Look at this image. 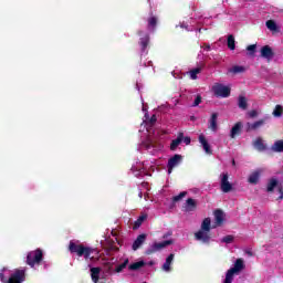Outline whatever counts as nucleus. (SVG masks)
Segmentation results:
<instances>
[{
    "mask_svg": "<svg viewBox=\"0 0 283 283\" xmlns=\"http://www.w3.org/2000/svg\"><path fill=\"white\" fill-rule=\"evenodd\" d=\"M143 112L145 113V116L139 128L142 134L139 151H148L151 156H156L158 151H163V144L158 143V133L154 130V125L156 124L157 118L156 115H153L149 118L147 105H145V103H143Z\"/></svg>",
    "mask_w": 283,
    "mask_h": 283,
    "instance_id": "nucleus-1",
    "label": "nucleus"
},
{
    "mask_svg": "<svg viewBox=\"0 0 283 283\" xmlns=\"http://www.w3.org/2000/svg\"><path fill=\"white\" fill-rule=\"evenodd\" d=\"M156 169H158V163H156V159H149L146 161L137 159L133 164L130 171L135 178H143V176H151Z\"/></svg>",
    "mask_w": 283,
    "mask_h": 283,
    "instance_id": "nucleus-2",
    "label": "nucleus"
},
{
    "mask_svg": "<svg viewBox=\"0 0 283 283\" xmlns=\"http://www.w3.org/2000/svg\"><path fill=\"white\" fill-rule=\"evenodd\" d=\"M69 250L71 253H76L78 258H85V260L98 259V250L83 245L78 243V241H71L69 244Z\"/></svg>",
    "mask_w": 283,
    "mask_h": 283,
    "instance_id": "nucleus-3",
    "label": "nucleus"
},
{
    "mask_svg": "<svg viewBox=\"0 0 283 283\" xmlns=\"http://www.w3.org/2000/svg\"><path fill=\"white\" fill-rule=\"evenodd\" d=\"M0 281L3 283H22L25 282V269L10 270L4 268L0 271Z\"/></svg>",
    "mask_w": 283,
    "mask_h": 283,
    "instance_id": "nucleus-4",
    "label": "nucleus"
},
{
    "mask_svg": "<svg viewBox=\"0 0 283 283\" xmlns=\"http://www.w3.org/2000/svg\"><path fill=\"white\" fill-rule=\"evenodd\" d=\"M195 240H197V242H201V244H209L210 242H212L213 239L211 238L210 218L203 219L201 228L197 232H195Z\"/></svg>",
    "mask_w": 283,
    "mask_h": 283,
    "instance_id": "nucleus-5",
    "label": "nucleus"
},
{
    "mask_svg": "<svg viewBox=\"0 0 283 283\" xmlns=\"http://www.w3.org/2000/svg\"><path fill=\"white\" fill-rule=\"evenodd\" d=\"M149 46V33L147 31H139V48H140V65L144 67H154V62L151 60H143L144 56H147Z\"/></svg>",
    "mask_w": 283,
    "mask_h": 283,
    "instance_id": "nucleus-6",
    "label": "nucleus"
},
{
    "mask_svg": "<svg viewBox=\"0 0 283 283\" xmlns=\"http://www.w3.org/2000/svg\"><path fill=\"white\" fill-rule=\"evenodd\" d=\"M242 271H244V260L237 259L233 263V266L227 270L221 283H233V280H235V275L242 273Z\"/></svg>",
    "mask_w": 283,
    "mask_h": 283,
    "instance_id": "nucleus-7",
    "label": "nucleus"
},
{
    "mask_svg": "<svg viewBox=\"0 0 283 283\" xmlns=\"http://www.w3.org/2000/svg\"><path fill=\"white\" fill-rule=\"evenodd\" d=\"M43 262V251L41 249H36L31 251L27 255V264L31 266V269H36Z\"/></svg>",
    "mask_w": 283,
    "mask_h": 283,
    "instance_id": "nucleus-8",
    "label": "nucleus"
},
{
    "mask_svg": "<svg viewBox=\"0 0 283 283\" xmlns=\"http://www.w3.org/2000/svg\"><path fill=\"white\" fill-rule=\"evenodd\" d=\"M212 92L219 98H229L231 96V86L218 83L212 86Z\"/></svg>",
    "mask_w": 283,
    "mask_h": 283,
    "instance_id": "nucleus-9",
    "label": "nucleus"
},
{
    "mask_svg": "<svg viewBox=\"0 0 283 283\" xmlns=\"http://www.w3.org/2000/svg\"><path fill=\"white\" fill-rule=\"evenodd\" d=\"M220 188L223 193L233 191V184L229 181V172H222L219 177Z\"/></svg>",
    "mask_w": 283,
    "mask_h": 283,
    "instance_id": "nucleus-10",
    "label": "nucleus"
},
{
    "mask_svg": "<svg viewBox=\"0 0 283 283\" xmlns=\"http://www.w3.org/2000/svg\"><path fill=\"white\" fill-rule=\"evenodd\" d=\"M169 244H174V241L167 240L163 242H155L146 250V255H151V253H156L157 251H163V249H165L166 247H169Z\"/></svg>",
    "mask_w": 283,
    "mask_h": 283,
    "instance_id": "nucleus-11",
    "label": "nucleus"
},
{
    "mask_svg": "<svg viewBox=\"0 0 283 283\" xmlns=\"http://www.w3.org/2000/svg\"><path fill=\"white\" fill-rule=\"evenodd\" d=\"M180 163H182V156L181 155H174L171 158L168 159V174L170 175L171 171H174V169H176V167H178V165H180Z\"/></svg>",
    "mask_w": 283,
    "mask_h": 283,
    "instance_id": "nucleus-12",
    "label": "nucleus"
},
{
    "mask_svg": "<svg viewBox=\"0 0 283 283\" xmlns=\"http://www.w3.org/2000/svg\"><path fill=\"white\" fill-rule=\"evenodd\" d=\"M199 143L208 156H211L213 154V150L211 149V145L209 144V140H207V137L203 134L199 135Z\"/></svg>",
    "mask_w": 283,
    "mask_h": 283,
    "instance_id": "nucleus-13",
    "label": "nucleus"
},
{
    "mask_svg": "<svg viewBox=\"0 0 283 283\" xmlns=\"http://www.w3.org/2000/svg\"><path fill=\"white\" fill-rule=\"evenodd\" d=\"M279 190V200L283 199V191H282V186L279 185L277 179L272 178L268 182V191H273V189Z\"/></svg>",
    "mask_w": 283,
    "mask_h": 283,
    "instance_id": "nucleus-14",
    "label": "nucleus"
},
{
    "mask_svg": "<svg viewBox=\"0 0 283 283\" xmlns=\"http://www.w3.org/2000/svg\"><path fill=\"white\" fill-rule=\"evenodd\" d=\"M174 254H169L164 264L161 265V271H164V273H171V271H174Z\"/></svg>",
    "mask_w": 283,
    "mask_h": 283,
    "instance_id": "nucleus-15",
    "label": "nucleus"
},
{
    "mask_svg": "<svg viewBox=\"0 0 283 283\" xmlns=\"http://www.w3.org/2000/svg\"><path fill=\"white\" fill-rule=\"evenodd\" d=\"M102 249H105L106 251H117L118 248H116V241L114 239H105L104 241H101Z\"/></svg>",
    "mask_w": 283,
    "mask_h": 283,
    "instance_id": "nucleus-16",
    "label": "nucleus"
},
{
    "mask_svg": "<svg viewBox=\"0 0 283 283\" xmlns=\"http://www.w3.org/2000/svg\"><path fill=\"white\" fill-rule=\"evenodd\" d=\"M261 56L263 59H266V61H272L273 60V49H271V46H269V45H264L261 49Z\"/></svg>",
    "mask_w": 283,
    "mask_h": 283,
    "instance_id": "nucleus-17",
    "label": "nucleus"
},
{
    "mask_svg": "<svg viewBox=\"0 0 283 283\" xmlns=\"http://www.w3.org/2000/svg\"><path fill=\"white\" fill-rule=\"evenodd\" d=\"M145 240H147V235L139 234L133 243V251H138V249L145 244Z\"/></svg>",
    "mask_w": 283,
    "mask_h": 283,
    "instance_id": "nucleus-18",
    "label": "nucleus"
},
{
    "mask_svg": "<svg viewBox=\"0 0 283 283\" xmlns=\"http://www.w3.org/2000/svg\"><path fill=\"white\" fill-rule=\"evenodd\" d=\"M222 222H224V212L222 210H216L214 211V224L213 228L216 227H222Z\"/></svg>",
    "mask_w": 283,
    "mask_h": 283,
    "instance_id": "nucleus-19",
    "label": "nucleus"
},
{
    "mask_svg": "<svg viewBox=\"0 0 283 283\" xmlns=\"http://www.w3.org/2000/svg\"><path fill=\"white\" fill-rule=\"evenodd\" d=\"M147 23V32H154L156 30V25L158 24V18L156 15H150Z\"/></svg>",
    "mask_w": 283,
    "mask_h": 283,
    "instance_id": "nucleus-20",
    "label": "nucleus"
},
{
    "mask_svg": "<svg viewBox=\"0 0 283 283\" xmlns=\"http://www.w3.org/2000/svg\"><path fill=\"white\" fill-rule=\"evenodd\" d=\"M102 264L106 266L107 273H112V268L114 266V264H116V259L114 258L102 259Z\"/></svg>",
    "mask_w": 283,
    "mask_h": 283,
    "instance_id": "nucleus-21",
    "label": "nucleus"
},
{
    "mask_svg": "<svg viewBox=\"0 0 283 283\" xmlns=\"http://www.w3.org/2000/svg\"><path fill=\"white\" fill-rule=\"evenodd\" d=\"M209 129L211 132H218V113H213L209 120Z\"/></svg>",
    "mask_w": 283,
    "mask_h": 283,
    "instance_id": "nucleus-22",
    "label": "nucleus"
},
{
    "mask_svg": "<svg viewBox=\"0 0 283 283\" xmlns=\"http://www.w3.org/2000/svg\"><path fill=\"white\" fill-rule=\"evenodd\" d=\"M147 262L139 260L128 265V271H140L143 266H146Z\"/></svg>",
    "mask_w": 283,
    "mask_h": 283,
    "instance_id": "nucleus-23",
    "label": "nucleus"
},
{
    "mask_svg": "<svg viewBox=\"0 0 283 283\" xmlns=\"http://www.w3.org/2000/svg\"><path fill=\"white\" fill-rule=\"evenodd\" d=\"M91 277H92V282L98 283L99 280L102 279L101 268H92L91 269Z\"/></svg>",
    "mask_w": 283,
    "mask_h": 283,
    "instance_id": "nucleus-24",
    "label": "nucleus"
},
{
    "mask_svg": "<svg viewBox=\"0 0 283 283\" xmlns=\"http://www.w3.org/2000/svg\"><path fill=\"white\" fill-rule=\"evenodd\" d=\"M262 174V171L260 170H255L253 171L249 178H248V182H250V185H258L259 180H260V175Z\"/></svg>",
    "mask_w": 283,
    "mask_h": 283,
    "instance_id": "nucleus-25",
    "label": "nucleus"
},
{
    "mask_svg": "<svg viewBox=\"0 0 283 283\" xmlns=\"http://www.w3.org/2000/svg\"><path fill=\"white\" fill-rule=\"evenodd\" d=\"M202 72V66H197L192 70H190L187 74L191 78V81H196L198 78V74Z\"/></svg>",
    "mask_w": 283,
    "mask_h": 283,
    "instance_id": "nucleus-26",
    "label": "nucleus"
},
{
    "mask_svg": "<svg viewBox=\"0 0 283 283\" xmlns=\"http://www.w3.org/2000/svg\"><path fill=\"white\" fill-rule=\"evenodd\" d=\"M253 147L254 149H256L258 151H264V149H266V145H264V140H262V138H256L253 142Z\"/></svg>",
    "mask_w": 283,
    "mask_h": 283,
    "instance_id": "nucleus-27",
    "label": "nucleus"
},
{
    "mask_svg": "<svg viewBox=\"0 0 283 283\" xmlns=\"http://www.w3.org/2000/svg\"><path fill=\"white\" fill-rule=\"evenodd\" d=\"M265 25L270 32H280V25L273 20H268Z\"/></svg>",
    "mask_w": 283,
    "mask_h": 283,
    "instance_id": "nucleus-28",
    "label": "nucleus"
},
{
    "mask_svg": "<svg viewBox=\"0 0 283 283\" xmlns=\"http://www.w3.org/2000/svg\"><path fill=\"white\" fill-rule=\"evenodd\" d=\"M180 143H182V133H179L177 138L171 142V144H170L171 151H176V149H178V146L180 145Z\"/></svg>",
    "mask_w": 283,
    "mask_h": 283,
    "instance_id": "nucleus-29",
    "label": "nucleus"
},
{
    "mask_svg": "<svg viewBox=\"0 0 283 283\" xmlns=\"http://www.w3.org/2000/svg\"><path fill=\"white\" fill-rule=\"evenodd\" d=\"M128 264H129V259H125L123 263H119L116 265L115 273H123V271L127 269Z\"/></svg>",
    "mask_w": 283,
    "mask_h": 283,
    "instance_id": "nucleus-30",
    "label": "nucleus"
},
{
    "mask_svg": "<svg viewBox=\"0 0 283 283\" xmlns=\"http://www.w3.org/2000/svg\"><path fill=\"white\" fill-rule=\"evenodd\" d=\"M271 149H272L273 151H275L276 154H282V151H283V140H276V142L272 145Z\"/></svg>",
    "mask_w": 283,
    "mask_h": 283,
    "instance_id": "nucleus-31",
    "label": "nucleus"
},
{
    "mask_svg": "<svg viewBox=\"0 0 283 283\" xmlns=\"http://www.w3.org/2000/svg\"><path fill=\"white\" fill-rule=\"evenodd\" d=\"M241 129H242V124L237 123L231 129V133H230L231 138H235L238 134H240Z\"/></svg>",
    "mask_w": 283,
    "mask_h": 283,
    "instance_id": "nucleus-32",
    "label": "nucleus"
},
{
    "mask_svg": "<svg viewBox=\"0 0 283 283\" xmlns=\"http://www.w3.org/2000/svg\"><path fill=\"white\" fill-rule=\"evenodd\" d=\"M264 123H265L264 119L256 120L252 124L248 123V129H260V127H262Z\"/></svg>",
    "mask_w": 283,
    "mask_h": 283,
    "instance_id": "nucleus-33",
    "label": "nucleus"
},
{
    "mask_svg": "<svg viewBox=\"0 0 283 283\" xmlns=\"http://www.w3.org/2000/svg\"><path fill=\"white\" fill-rule=\"evenodd\" d=\"M180 28H184V30H186L187 32H193V22H189V21H184L180 22Z\"/></svg>",
    "mask_w": 283,
    "mask_h": 283,
    "instance_id": "nucleus-34",
    "label": "nucleus"
},
{
    "mask_svg": "<svg viewBox=\"0 0 283 283\" xmlns=\"http://www.w3.org/2000/svg\"><path fill=\"white\" fill-rule=\"evenodd\" d=\"M229 72H231V74H242V72H247V69L244 66L235 65L232 66Z\"/></svg>",
    "mask_w": 283,
    "mask_h": 283,
    "instance_id": "nucleus-35",
    "label": "nucleus"
},
{
    "mask_svg": "<svg viewBox=\"0 0 283 283\" xmlns=\"http://www.w3.org/2000/svg\"><path fill=\"white\" fill-rule=\"evenodd\" d=\"M186 211H195L196 210V200L193 199H188L186 201V207H185Z\"/></svg>",
    "mask_w": 283,
    "mask_h": 283,
    "instance_id": "nucleus-36",
    "label": "nucleus"
},
{
    "mask_svg": "<svg viewBox=\"0 0 283 283\" xmlns=\"http://www.w3.org/2000/svg\"><path fill=\"white\" fill-rule=\"evenodd\" d=\"M147 220V214H142L134 223L133 229H139V227Z\"/></svg>",
    "mask_w": 283,
    "mask_h": 283,
    "instance_id": "nucleus-37",
    "label": "nucleus"
},
{
    "mask_svg": "<svg viewBox=\"0 0 283 283\" xmlns=\"http://www.w3.org/2000/svg\"><path fill=\"white\" fill-rule=\"evenodd\" d=\"M228 48L229 50H235V38L233 35L228 36Z\"/></svg>",
    "mask_w": 283,
    "mask_h": 283,
    "instance_id": "nucleus-38",
    "label": "nucleus"
},
{
    "mask_svg": "<svg viewBox=\"0 0 283 283\" xmlns=\"http://www.w3.org/2000/svg\"><path fill=\"white\" fill-rule=\"evenodd\" d=\"M282 112H283L282 105H276L272 114L273 116H275V118H280V116H282Z\"/></svg>",
    "mask_w": 283,
    "mask_h": 283,
    "instance_id": "nucleus-39",
    "label": "nucleus"
},
{
    "mask_svg": "<svg viewBox=\"0 0 283 283\" xmlns=\"http://www.w3.org/2000/svg\"><path fill=\"white\" fill-rule=\"evenodd\" d=\"M258 49V45L251 44L247 48L249 56H255V50Z\"/></svg>",
    "mask_w": 283,
    "mask_h": 283,
    "instance_id": "nucleus-40",
    "label": "nucleus"
},
{
    "mask_svg": "<svg viewBox=\"0 0 283 283\" xmlns=\"http://www.w3.org/2000/svg\"><path fill=\"white\" fill-rule=\"evenodd\" d=\"M239 107L241 109H247V97L239 96Z\"/></svg>",
    "mask_w": 283,
    "mask_h": 283,
    "instance_id": "nucleus-41",
    "label": "nucleus"
},
{
    "mask_svg": "<svg viewBox=\"0 0 283 283\" xmlns=\"http://www.w3.org/2000/svg\"><path fill=\"white\" fill-rule=\"evenodd\" d=\"M186 196H187V192L182 191L179 195L172 197V202H180V200H182V198H185Z\"/></svg>",
    "mask_w": 283,
    "mask_h": 283,
    "instance_id": "nucleus-42",
    "label": "nucleus"
},
{
    "mask_svg": "<svg viewBox=\"0 0 283 283\" xmlns=\"http://www.w3.org/2000/svg\"><path fill=\"white\" fill-rule=\"evenodd\" d=\"M221 242H224L226 244H231L233 242V235H227L224 237Z\"/></svg>",
    "mask_w": 283,
    "mask_h": 283,
    "instance_id": "nucleus-43",
    "label": "nucleus"
},
{
    "mask_svg": "<svg viewBox=\"0 0 283 283\" xmlns=\"http://www.w3.org/2000/svg\"><path fill=\"white\" fill-rule=\"evenodd\" d=\"M200 103H202V97L200 95H197V97L195 98V102L192 104V107H198V105H200Z\"/></svg>",
    "mask_w": 283,
    "mask_h": 283,
    "instance_id": "nucleus-44",
    "label": "nucleus"
},
{
    "mask_svg": "<svg viewBox=\"0 0 283 283\" xmlns=\"http://www.w3.org/2000/svg\"><path fill=\"white\" fill-rule=\"evenodd\" d=\"M248 115L250 116V118H256V116H260V111H250Z\"/></svg>",
    "mask_w": 283,
    "mask_h": 283,
    "instance_id": "nucleus-45",
    "label": "nucleus"
},
{
    "mask_svg": "<svg viewBox=\"0 0 283 283\" xmlns=\"http://www.w3.org/2000/svg\"><path fill=\"white\" fill-rule=\"evenodd\" d=\"M182 142L185 143V145H191V138L185 137V134H182Z\"/></svg>",
    "mask_w": 283,
    "mask_h": 283,
    "instance_id": "nucleus-46",
    "label": "nucleus"
},
{
    "mask_svg": "<svg viewBox=\"0 0 283 283\" xmlns=\"http://www.w3.org/2000/svg\"><path fill=\"white\" fill-rule=\"evenodd\" d=\"M201 48H203V50H206V52H211V45H209V44H203V45H201Z\"/></svg>",
    "mask_w": 283,
    "mask_h": 283,
    "instance_id": "nucleus-47",
    "label": "nucleus"
},
{
    "mask_svg": "<svg viewBox=\"0 0 283 283\" xmlns=\"http://www.w3.org/2000/svg\"><path fill=\"white\" fill-rule=\"evenodd\" d=\"M172 76L174 78H182V76L178 73H176V71L172 72Z\"/></svg>",
    "mask_w": 283,
    "mask_h": 283,
    "instance_id": "nucleus-48",
    "label": "nucleus"
},
{
    "mask_svg": "<svg viewBox=\"0 0 283 283\" xmlns=\"http://www.w3.org/2000/svg\"><path fill=\"white\" fill-rule=\"evenodd\" d=\"M148 266H154V264H156V262L154 261H149L148 263H146Z\"/></svg>",
    "mask_w": 283,
    "mask_h": 283,
    "instance_id": "nucleus-49",
    "label": "nucleus"
},
{
    "mask_svg": "<svg viewBox=\"0 0 283 283\" xmlns=\"http://www.w3.org/2000/svg\"><path fill=\"white\" fill-rule=\"evenodd\" d=\"M142 187H147V184H142Z\"/></svg>",
    "mask_w": 283,
    "mask_h": 283,
    "instance_id": "nucleus-50",
    "label": "nucleus"
},
{
    "mask_svg": "<svg viewBox=\"0 0 283 283\" xmlns=\"http://www.w3.org/2000/svg\"><path fill=\"white\" fill-rule=\"evenodd\" d=\"M139 198H143V192H139Z\"/></svg>",
    "mask_w": 283,
    "mask_h": 283,
    "instance_id": "nucleus-51",
    "label": "nucleus"
},
{
    "mask_svg": "<svg viewBox=\"0 0 283 283\" xmlns=\"http://www.w3.org/2000/svg\"><path fill=\"white\" fill-rule=\"evenodd\" d=\"M202 29H198V32H200Z\"/></svg>",
    "mask_w": 283,
    "mask_h": 283,
    "instance_id": "nucleus-52",
    "label": "nucleus"
},
{
    "mask_svg": "<svg viewBox=\"0 0 283 283\" xmlns=\"http://www.w3.org/2000/svg\"><path fill=\"white\" fill-rule=\"evenodd\" d=\"M154 72H156V70H155V69H153V73H154Z\"/></svg>",
    "mask_w": 283,
    "mask_h": 283,
    "instance_id": "nucleus-53",
    "label": "nucleus"
}]
</instances>
